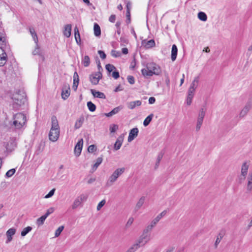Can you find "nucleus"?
I'll return each mask as SVG.
<instances>
[{"label": "nucleus", "mask_w": 252, "mask_h": 252, "mask_svg": "<svg viewBox=\"0 0 252 252\" xmlns=\"http://www.w3.org/2000/svg\"><path fill=\"white\" fill-rule=\"evenodd\" d=\"M161 72L159 65L154 63H149L147 64L146 68L141 70L143 75L146 76H152L153 74L158 75Z\"/></svg>", "instance_id": "nucleus-1"}, {"label": "nucleus", "mask_w": 252, "mask_h": 252, "mask_svg": "<svg viewBox=\"0 0 252 252\" xmlns=\"http://www.w3.org/2000/svg\"><path fill=\"white\" fill-rule=\"evenodd\" d=\"M13 125L16 128H22L26 123V116L22 113H18L13 116Z\"/></svg>", "instance_id": "nucleus-2"}, {"label": "nucleus", "mask_w": 252, "mask_h": 252, "mask_svg": "<svg viewBox=\"0 0 252 252\" xmlns=\"http://www.w3.org/2000/svg\"><path fill=\"white\" fill-rule=\"evenodd\" d=\"M125 171V168L124 167L116 169L107 180L106 182L107 186H111L117 180L118 178L124 173Z\"/></svg>", "instance_id": "nucleus-3"}, {"label": "nucleus", "mask_w": 252, "mask_h": 252, "mask_svg": "<svg viewBox=\"0 0 252 252\" xmlns=\"http://www.w3.org/2000/svg\"><path fill=\"white\" fill-rule=\"evenodd\" d=\"M12 99H13L12 107L15 110L18 109L19 107L24 104L26 101L25 96L19 94H13Z\"/></svg>", "instance_id": "nucleus-4"}, {"label": "nucleus", "mask_w": 252, "mask_h": 252, "mask_svg": "<svg viewBox=\"0 0 252 252\" xmlns=\"http://www.w3.org/2000/svg\"><path fill=\"white\" fill-rule=\"evenodd\" d=\"M17 142L16 137H11L9 141L6 144L5 147L7 152L11 153L17 147Z\"/></svg>", "instance_id": "nucleus-5"}, {"label": "nucleus", "mask_w": 252, "mask_h": 252, "mask_svg": "<svg viewBox=\"0 0 252 252\" xmlns=\"http://www.w3.org/2000/svg\"><path fill=\"white\" fill-rule=\"evenodd\" d=\"M151 240V236L149 234H145L143 232L142 234L136 241L137 244L139 247L145 246Z\"/></svg>", "instance_id": "nucleus-6"}, {"label": "nucleus", "mask_w": 252, "mask_h": 252, "mask_svg": "<svg viewBox=\"0 0 252 252\" xmlns=\"http://www.w3.org/2000/svg\"><path fill=\"white\" fill-rule=\"evenodd\" d=\"M102 77V73L101 72L98 71L91 74L89 79L92 84L95 85L98 84L99 80L101 79Z\"/></svg>", "instance_id": "nucleus-7"}, {"label": "nucleus", "mask_w": 252, "mask_h": 252, "mask_svg": "<svg viewBox=\"0 0 252 252\" xmlns=\"http://www.w3.org/2000/svg\"><path fill=\"white\" fill-rule=\"evenodd\" d=\"M248 169L249 165L247 164V162H244L241 169V175L239 177V182L240 183H242L245 180L248 173Z\"/></svg>", "instance_id": "nucleus-8"}, {"label": "nucleus", "mask_w": 252, "mask_h": 252, "mask_svg": "<svg viewBox=\"0 0 252 252\" xmlns=\"http://www.w3.org/2000/svg\"><path fill=\"white\" fill-rule=\"evenodd\" d=\"M252 108V99L251 98L249 99L245 107L241 110L240 113V117L243 118L245 117L248 112Z\"/></svg>", "instance_id": "nucleus-9"}, {"label": "nucleus", "mask_w": 252, "mask_h": 252, "mask_svg": "<svg viewBox=\"0 0 252 252\" xmlns=\"http://www.w3.org/2000/svg\"><path fill=\"white\" fill-rule=\"evenodd\" d=\"M35 47L34 50L32 51V54L33 55H38L39 57V59L41 62H43L45 60L44 54L43 51L40 48L38 43L35 44Z\"/></svg>", "instance_id": "nucleus-10"}, {"label": "nucleus", "mask_w": 252, "mask_h": 252, "mask_svg": "<svg viewBox=\"0 0 252 252\" xmlns=\"http://www.w3.org/2000/svg\"><path fill=\"white\" fill-rule=\"evenodd\" d=\"M60 135V130L56 129H51L49 133V140L52 142L57 141Z\"/></svg>", "instance_id": "nucleus-11"}, {"label": "nucleus", "mask_w": 252, "mask_h": 252, "mask_svg": "<svg viewBox=\"0 0 252 252\" xmlns=\"http://www.w3.org/2000/svg\"><path fill=\"white\" fill-rule=\"evenodd\" d=\"M70 95V86L68 84H64L62 89V97L64 100L66 99Z\"/></svg>", "instance_id": "nucleus-12"}, {"label": "nucleus", "mask_w": 252, "mask_h": 252, "mask_svg": "<svg viewBox=\"0 0 252 252\" xmlns=\"http://www.w3.org/2000/svg\"><path fill=\"white\" fill-rule=\"evenodd\" d=\"M16 229L14 228H11L9 229L6 232V236L7 237V240L5 242L6 244L10 243L13 239V236H14L16 233Z\"/></svg>", "instance_id": "nucleus-13"}, {"label": "nucleus", "mask_w": 252, "mask_h": 252, "mask_svg": "<svg viewBox=\"0 0 252 252\" xmlns=\"http://www.w3.org/2000/svg\"><path fill=\"white\" fill-rule=\"evenodd\" d=\"M83 144V139H80L78 141L77 143L75 146L74 148V154L75 155L78 157L81 152L82 147Z\"/></svg>", "instance_id": "nucleus-14"}, {"label": "nucleus", "mask_w": 252, "mask_h": 252, "mask_svg": "<svg viewBox=\"0 0 252 252\" xmlns=\"http://www.w3.org/2000/svg\"><path fill=\"white\" fill-rule=\"evenodd\" d=\"M139 130L137 127L133 128L129 132L128 137V142L132 141L137 136Z\"/></svg>", "instance_id": "nucleus-15"}, {"label": "nucleus", "mask_w": 252, "mask_h": 252, "mask_svg": "<svg viewBox=\"0 0 252 252\" xmlns=\"http://www.w3.org/2000/svg\"><path fill=\"white\" fill-rule=\"evenodd\" d=\"M44 147L45 142L42 141H41L35 146L34 154L36 155H39L41 153H42L43 151Z\"/></svg>", "instance_id": "nucleus-16"}, {"label": "nucleus", "mask_w": 252, "mask_h": 252, "mask_svg": "<svg viewBox=\"0 0 252 252\" xmlns=\"http://www.w3.org/2000/svg\"><path fill=\"white\" fill-rule=\"evenodd\" d=\"M142 45L146 49H149L155 46V42L154 39H151L148 41L145 39L142 41Z\"/></svg>", "instance_id": "nucleus-17"}, {"label": "nucleus", "mask_w": 252, "mask_h": 252, "mask_svg": "<svg viewBox=\"0 0 252 252\" xmlns=\"http://www.w3.org/2000/svg\"><path fill=\"white\" fill-rule=\"evenodd\" d=\"M124 136L121 135H120L117 139L114 146V149L115 150L117 151L119 150L122 145V143L124 141Z\"/></svg>", "instance_id": "nucleus-18"}, {"label": "nucleus", "mask_w": 252, "mask_h": 252, "mask_svg": "<svg viewBox=\"0 0 252 252\" xmlns=\"http://www.w3.org/2000/svg\"><path fill=\"white\" fill-rule=\"evenodd\" d=\"M123 108V107L122 106L116 107L114 108L111 112L107 113H105L104 115L108 117H111L113 115L118 113Z\"/></svg>", "instance_id": "nucleus-19"}, {"label": "nucleus", "mask_w": 252, "mask_h": 252, "mask_svg": "<svg viewBox=\"0 0 252 252\" xmlns=\"http://www.w3.org/2000/svg\"><path fill=\"white\" fill-rule=\"evenodd\" d=\"M199 80V76L195 77L194 78L193 81L192 82L189 90H190L192 92H194L198 86Z\"/></svg>", "instance_id": "nucleus-20"}, {"label": "nucleus", "mask_w": 252, "mask_h": 252, "mask_svg": "<svg viewBox=\"0 0 252 252\" xmlns=\"http://www.w3.org/2000/svg\"><path fill=\"white\" fill-rule=\"evenodd\" d=\"M1 53L0 54V66H3L7 61V55L2 50L0 49Z\"/></svg>", "instance_id": "nucleus-21"}, {"label": "nucleus", "mask_w": 252, "mask_h": 252, "mask_svg": "<svg viewBox=\"0 0 252 252\" xmlns=\"http://www.w3.org/2000/svg\"><path fill=\"white\" fill-rule=\"evenodd\" d=\"M141 105V101L140 100H136L131 101L127 103V107L130 109H133L136 106H139Z\"/></svg>", "instance_id": "nucleus-22"}, {"label": "nucleus", "mask_w": 252, "mask_h": 252, "mask_svg": "<svg viewBox=\"0 0 252 252\" xmlns=\"http://www.w3.org/2000/svg\"><path fill=\"white\" fill-rule=\"evenodd\" d=\"M71 25L67 24L64 26V30L63 31V35L66 37H69L71 35Z\"/></svg>", "instance_id": "nucleus-23"}, {"label": "nucleus", "mask_w": 252, "mask_h": 252, "mask_svg": "<svg viewBox=\"0 0 252 252\" xmlns=\"http://www.w3.org/2000/svg\"><path fill=\"white\" fill-rule=\"evenodd\" d=\"M178 53V48L175 44L172 45L171 50V60L173 62L175 61L176 59Z\"/></svg>", "instance_id": "nucleus-24"}, {"label": "nucleus", "mask_w": 252, "mask_h": 252, "mask_svg": "<svg viewBox=\"0 0 252 252\" xmlns=\"http://www.w3.org/2000/svg\"><path fill=\"white\" fill-rule=\"evenodd\" d=\"M166 210H164L161 213L158 214L151 222L156 226L160 220L166 215Z\"/></svg>", "instance_id": "nucleus-25"}, {"label": "nucleus", "mask_w": 252, "mask_h": 252, "mask_svg": "<svg viewBox=\"0 0 252 252\" xmlns=\"http://www.w3.org/2000/svg\"><path fill=\"white\" fill-rule=\"evenodd\" d=\"M91 92L92 94L94 95L95 97H97L99 98H105L106 96L104 93L96 91L92 89L91 90Z\"/></svg>", "instance_id": "nucleus-26"}, {"label": "nucleus", "mask_w": 252, "mask_h": 252, "mask_svg": "<svg viewBox=\"0 0 252 252\" xmlns=\"http://www.w3.org/2000/svg\"><path fill=\"white\" fill-rule=\"evenodd\" d=\"M51 121H52V126H51V129H59L58 121L57 119V117L55 116H53L52 117Z\"/></svg>", "instance_id": "nucleus-27"}, {"label": "nucleus", "mask_w": 252, "mask_h": 252, "mask_svg": "<svg viewBox=\"0 0 252 252\" xmlns=\"http://www.w3.org/2000/svg\"><path fill=\"white\" fill-rule=\"evenodd\" d=\"M74 31L75 38L76 43L78 44H80V42H81V38H80V35L79 33V31L78 28L76 26L74 28Z\"/></svg>", "instance_id": "nucleus-28"}, {"label": "nucleus", "mask_w": 252, "mask_h": 252, "mask_svg": "<svg viewBox=\"0 0 252 252\" xmlns=\"http://www.w3.org/2000/svg\"><path fill=\"white\" fill-rule=\"evenodd\" d=\"M247 189L251 190L252 189V171H250L249 173L248 178Z\"/></svg>", "instance_id": "nucleus-29"}, {"label": "nucleus", "mask_w": 252, "mask_h": 252, "mask_svg": "<svg viewBox=\"0 0 252 252\" xmlns=\"http://www.w3.org/2000/svg\"><path fill=\"white\" fill-rule=\"evenodd\" d=\"M194 92L190 90L188 91V95L187 98V104L188 105H190L192 102V99L193 97Z\"/></svg>", "instance_id": "nucleus-30"}, {"label": "nucleus", "mask_w": 252, "mask_h": 252, "mask_svg": "<svg viewBox=\"0 0 252 252\" xmlns=\"http://www.w3.org/2000/svg\"><path fill=\"white\" fill-rule=\"evenodd\" d=\"M145 200V197L144 196H142L138 200L137 203L136 204L135 209L136 211H138L141 206L143 205L144 201Z\"/></svg>", "instance_id": "nucleus-31"}, {"label": "nucleus", "mask_w": 252, "mask_h": 252, "mask_svg": "<svg viewBox=\"0 0 252 252\" xmlns=\"http://www.w3.org/2000/svg\"><path fill=\"white\" fill-rule=\"evenodd\" d=\"M30 32L33 38V39L35 42V44H37L38 42L37 35L36 34V33L35 32V30L33 28H30L29 29Z\"/></svg>", "instance_id": "nucleus-32"}, {"label": "nucleus", "mask_w": 252, "mask_h": 252, "mask_svg": "<svg viewBox=\"0 0 252 252\" xmlns=\"http://www.w3.org/2000/svg\"><path fill=\"white\" fill-rule=\"evenodd\" d=\"M94 34L96 36H98L100 35V34H101L100 28L99 26L96 23H95L94 24Z\"/></svg>", "instance_id": "nucleus-33"}, {"label": "nucleus", "mask_w": 252, "mask_h": 252, "mask_svg": "<svg viewBox=\"0 0 252 252\" xmlns=\"http://www.w3.org/2000/svg\"><path fill=\"white\" fill-rule=\"evenodd\" d=\"M84 120V118L83 117H80L78 120H77L75 124L74 127L75 129L79 128L82 125L83 122Z\"/></svg>", "instance_id": "nucleus-34"}, {"label": "nucleus", "mask_w": 252, "mask_h": 252, "mask_svg": "<svg viewBox=\"0 0 252 252\" xmlns=\"http://www.w3.org/2000/svg\"><path fill=\"white\" fill-rule=\"evenodd\" d=\"M82 63L85 67L88 66L90 63V59L89 57L87 55L85 56L82 61Z\"/></svg>", "instance_id": "nucleus-35"}, {"label": "nucleus", "mask_w": 252, "mask_h": 252, "mask_svg": "<svg viewBox=\"0 0 252 252\" xmlns=\"http://www.w3.org/2000/svg\"><path fill=\"white\" fill-rule=\"evenodd\" d=\"M154 116V115L153 114H151L150 115H149L144 121L143 122V125L145 126H147L149 125V124H150V123L151 122V121H152V118Z\"/></svg>", "instance_id": "nucleus-36"}, {"label": "nucleus", "mask_w": 252, "mask_h": 252, "mask_svg": "<svg viewBox=\"0 0 252 252\" xmlns=\"http://www.w3.org/2000/svg\"><path fill=\"white\" fill-rule=\"evenodd\" d=\"M102 158L99 157L96 159L95 163L94 164L93 166V170L94 171L95 170L98 166L102 163Z\"/></svg>", "instance_id": "nucleus-37"}, {"label": "nucleus", "mask_w": 252, "mask_h": 252, "mask_svg": "<svg viewBox=\"0 0 252 252\" xmlns=\"http://www.w3.org/2000/svg\"><path fill=\"white\" fill-rule=\"evenodd\" d=\"M198 18L199 20L202 21H206L207 19L206 14L203 12H199L198 13Z\"/></svg>", "instance_id": "nucleus-38"}, {"label": "nucleus", "mask_w": 252, "mask_h": 252, "mask_svg": "<svg viewBox=\"0 0 252 252\" xmlns=\"http://www.w3.org/2000/svg\"><path fill=\"white\" fill-rule=\"evenodd\" d=\"M155 226V225L151 222V223L144 229L143 232L145 234H148V232L151 231Z\"/></svg>", "instance_id": "nucleus-39"}, {"label": "nucleus", "mask_w": 252, "mask_h": 252, "mask_svg": "<svg viewBox=\"0 0 252 252\" xmlns=\"http://www.w3.org/2000/svg\"><path fill=\"white\" fill-rule=\"evenodd\" d=\"M203 118H198L197 120V124L196 126V130L197 131H199L201 128V126L202 125Z\"/></svg>", "instance_id": "nucleus-40"}, {"label": "nucleus", "mask_w": 252, "mask_h": 252, "mask_svg": "<svg viewBox=\"0 0 252 252\" xmlns=\"http://www.w3.org/2000/svg\"><path fill=\"white\" fill-rule=\"evenodd\" d=\"M47 218L44 216L43 215L41 217H40L39 218H38L36 220V224L38 226H41L43 224L45 220H46Z\"/></svg>", "instance_id": "nucleus-41"}, {"label": "nucleus", "mask_w": 252, "mask_h": 252, "mask_svg": "<svg viewBox=\"0 0 252 252\" xmlns=\"http://www.w3.org/2000/svg\"><path fill=\"white\" fill-rule=\"evenodd\" d=\"M87 106L91 112H94L96 109L95 105L91 101L87 102Z\"/></svg>", "instance_id": "nucleus-42"}, {"label": "nucleus", "mask_w": 252, "mask_h": 252, "mask_svg": "<svg viewBox=\"0 0 252 252\" xmlns=\"http://www.w3.org/2000/svg\"><path fill=\"white\" fill-rule=\"evenodd\" d=\"M32 230V227L31 226H27V227L23 229L21 232V236L23 237L25 236L29 232Z\"/></svg>", "instance_id": "nucleus-43"}, {"label": "nucleus", "mask_w": 252, "mask_h": 252, "mask_svg": "<svg viewBox=\"0 0 252 252\" xmlns=\"http://www.w3.org/2000/svg\"><path fill=\"white\" fill-rule=\"evenodd\" d=\"M81 204V202L78 199L77 197L75 200L74 201L72 205V208L73 209H76L77 208L80 204Z\"/></svg>", "instance_id": "nucleus-44"}, {"label": "nucleus", "mask_w": 252, "mask_h": 252, "mask_svg": "<svg viewBox=\"0 0 252 252\" xmlns=\"http://www.w3.org/2000/svg\"><path fill=\"white\" fill-rule=\"evenodd\" d=\"M63 229H64V226L63 225L59 227L55 231V237H57L59 236L60 235L61 232L63 230Z\"/></svg>", "instance_id": "nucleus-45"}, {"label": "nucleus", "mask_w": 252, "mask_h": 252, "mask_svg": "<svg viewBox=\"0 0 252 252\" xmlns=\"http://www.w3.org/2000/svg\"><path fill=\"white\" fill-rule=\"evenodd\" d=\"M139 248H140L139 246L136 242L128 250L130 252H134L136 251Z\"/></svg>", "instance_id": "nucleus-46"}, {"label": "nucleus", "mask_w": 252, "mask_h": 252, "mask_svg": "<svg viewBox=\"0 0 252 252\" xmlns=\"http://www.w3.org/2000/svg\"><path fill=\"white\" fill-rule=\"evenodd\" d=\"M163 153L162 152H160L158 155V157H157V162H156V165H155L156 168L158 166L160 160H161V159L163 157Z\"/></svg>", "instance_id": "nucleus-47"}, {"label": "nucleus", "mask_w": 252, "mask_h": 252, "mask_svg": "<svg viewBox=\"0 0 252 252\" xmlns=\"http://www.w3.org/2000/svg\"><path fill=\"white\" fill-rule=\"evenodd\" d=\"M106 69L109 73L112 72L113 70L116 69V67L111 64H107L105 66Z\"/></svg>", "instance_id": "nucleus-48"}, {"label": "nucleus", "mask_w": 252, "mask_h": 252, "mask_svg": "<svg viewBox=\"0 0 252 252\" xmlns=\"http://www.w3.org/2000/svg\"><path fill=\"white\" fill-rule=\"evenodd\" d=\"M15 169L14 168L9 170L6 173L5 176L7 178L11 177L15 173Z\"/></svg>", "instance_id": "nucleus-49"}, {"label": "nucleus", "mask_w": 252, "mask_h": 252, "mask_svg": "<svg viewBox=\"0 0 252 252\" xmlns=\"http://www.w3.org/2000/svg\"><path fill=\"white\" fill-rule=\"evenodd\" d=\"M205 113H206V110H204V108H201L199 110L198 118H201L204 119L205 115Z\"/></svg>", "instance_id": "nucleus-50"}, {"label": "nucleus", "mask_w": 252, "mask_h": 252, "mask_svg": "<svg viewBox=\"0 0 252 252\" xmlns=\"http://www.w3.org/2000/svg\"><path fill=\"white\" fill-rule=\"evenodd\" d=\"M77 198L82 202L87 200L88 198V195L84 194H82L79 196L77 197Z\"/></svg>", "instance_id": "nucleus-51"}, {"label": "nucleus", "mask_w": 252, "mask_h": 252, "mask_svg": "<svg viewBox=\"0 0 252 252\" xmlns=\"http://www.w3.org/2000/svg\"><path fill=\"white\" fill-rule=\"evenodd\" d=\"M106 203V201L105 199L101 200L97 206V210L99 211L101 209V208Z\"/></svg>", "instance_id": "nucleus-52"}, {"label": "nucleus", "mask_w": 252, "mask_h": 252, "mask_svg": "<svg viewBox=\"0 0 252 252\" xmlns=\"http://www.w3.org/2000/svg\"><path fill=\"white\" fill-rule=\"evenodd\" d=\"M96 148L94 145H91L89 146V147L88 148V151L89 153H93L94 152L96 151Z\"/></svg>", "instance_id": "nucleus-53"}, {"label": "nucleus", "mask_w": 252, "mask_h": 252, "mask_svg": "<svg viewBox=\"0 0 252 252\" xmlns=\"http://www.w3.org/2000/svg\"><path fill=\"white\" fill-rule=\"evenodd\" d=\"M54 211V208L53 207H51L49 208L47 210L46 213L44 215L46 218L48 217L49 215H50L51 214L53 213Z\"/></svg>", "instance_id": "nucleus-54"}, {"label": "nucleus", "mask_w": 252, "mask_h": 252, "mask_svg": "<svg viewBox=\"0 0 252 252\" xmlns=\"http://www.w3.org/2000/svg\"><path fill=\"white\" fill-rule=\"evenodd\" d=\"M55 190H56L55 189H53L52 190H51L49 191V192L45 195V198H48L52 197L54 195Z\"/></svg>", "instance_id": "nucleus-55"}, {"label": "nucleus", "mask_w": 252, "mask_h": 252, "mask_svg": "<svg viewBox=\"0 0 252 252\" xmlns=\"http://www.w3.org/2000/svg\"><path fill=\"white\" fill-rule=\"evenodd\" d=\"M127 81L130 84H133L135 83V79L133 76L129 75L127 76Z\"/></svg>", "instance_id": "nucleus-56"}, {"label": "nucleus", "mask_w": 252, "mask_h": 252, "mask_svg": "<svg viewBox=\"0 0 252 252\" xmlns=\"http://www.w3.org/2000/svg\"><path fill=\"white\" fill-rule=\"evenodd\" d=\"M79 77L77 72H75L73 74V82H76L77 83H79Z\"/></svg>", "instance_id": "nucleus-57"}, {"label": "nucleus", "mask_w": 252, "mask_h": 252, "mask_svg": "<svg viewBox=\"0 0 252 252\" xmlns=\"http://www.w3.org/2000/svg\"><path fill=\"white\" fill-rule=\"evenodd\" d=\"M118 128V126L116 125H113L112 126L110 127V130L111 132H115Z\"/></svg>", "instance_id": "nucleus-58"}, {"label": "nucleus", "mask_w": 252, "mask_h": 252, "mask_svg": "<svg viewBox=\"0 0 252 252\" xmlns=\"http://www.w3.org/2000/svg\"><path fill=\"white\" fill-rule=\"evenodd\" d=\"M136 65V60L134 58L132 61L131 62L129 68L130 69L133 70L135 68V66Z\"/></svg>", "instance_id": "nucleus-59"}, {"label": "nucleus", "mask_w": 252, "mask_h": 252, "mask_svg": "<svg viewBox=\"0 0 252 252\" xmlns=\"http://www.w3.org/2000/svg\"><path fill=\"white\" fill-rule=\"evenodd\" d=\"M222 238V236H220V237H218L216 239V240L215 243V248H217L218 247V244L220 243L221 239Z\"/></svg>", "instance_id": "nucleus-60"}, {"label": "nucleus", "mask_w": 252, "mask_h": 252, "mask_svg": "<svg viewBox=\"0 0 252 252\" xmlns=\"http://www.w3.org/2000/svg\"><path fill=\"white\" fill-rule=\"evenodd\" d=\"M98 53L99 54L100 57L102 59H105L106 58V54H105V53L103 51L99 50L98 51Z\"/></svg>", "instance_id": "nucleus-61"}, {"label": "nucleus", "mask_w": 252, "mask_h": 252, "mask_svg": "<svg viewBox=\"0 0 252 252\" xmlns=\"http://www.w3.org/2000/svg\"><path fill=\"white\" fill-rule=\"evenodd\" d=\"M126 8H127V14H128V16L130 17V9L131 8V3L130 2H127L126 3Z\"/></svg>", "instance_id": "nucleus-62"}, {"label": "nucleus", "mask_w": 252, "mask_h": 252, "mask_svg": "<svg viewBox=\"0 0 252 252\" xmlns=\"http://www.w3.org/2000/svg\"><path fill=\"white\" fill-rule=\"evenodd\" d=\"M112 76L115 79H118L120 77L119 72L117 71H114L112 73Z\"/></svg>", "instance_id": "nucleus-63"}, {"label": "nucleus", "mask_w": 252, "mask_h": 252, "mask_svg": "<svg viewBox=\"0 0 252 252\" xmlns=\"http://www.w3.org/2000/svg\"><path fill=\"white\" fill-rule=\"evenodd\" d=\"M111 55L112 56L114 57H118L120 56V54L119 52H116V51L112 50L111 52Z\"/></svg>", "instance_id": "nucleus-64"}]
</instances>
